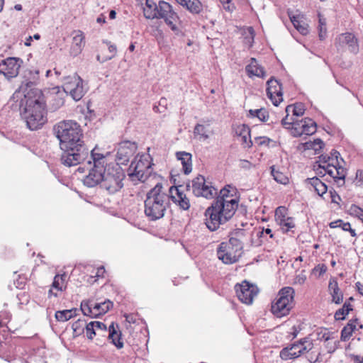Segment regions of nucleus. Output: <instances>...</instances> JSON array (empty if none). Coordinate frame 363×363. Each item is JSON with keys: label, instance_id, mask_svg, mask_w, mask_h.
I'll use <instances>...</instances> for the list:
<instances>
[{"label": "nucleus", "instance_id": "obj_27", "mask_svg": "<svg viewBox=\"0 0 363 363\" xmlns=\"http://www.w3.org/2000/svg\"><path fill=\"white\" fill-rule=\"evenodd\" d=\"M339 40L340 43L348 45L350 52L354 54L357 53L359 46L357 44V40L353 34L350 33H343L339 37Z\"/></svg>", "mask_w": 363, "mask_h": 363}, {"label": "nucleus", "instance_id": "obj_28", "mask_svg": "<svg viewBox=\"0 0 363 363\" xmlns=\"http://www.w3.org/2000/svg\"><path fill=\"white\" fill-rule=\"evenodd\" d=\"M177 159L181 161L182 171L185 174H189L192 171V162L191 153L186 152H177L176 153Z\"/></svg>", "mask_w": 363, "mask_h": 363}, {"label": "nucleus", "instance_id": "obj_3", "mask_svg": "<svg viewBox=\"0 0 363 363\" xmlns=\"http://www.w3.org/2000/svg\"><path fill=\"white\" fill-rule=\"evenodd\" d=\"M169 195L163 191V186L157 183L146 194L144 201V213L150 221L157 220L164 216L169 207Z\"/></svg>", "mask_w": 363, "mask_h": 363}, {"label": "nucleus", "instance_id": "obj_64", "mask_svg": "<svg viewBox=\"0 0 363 363\" xmlns=\"http://www.w3.org/2000/svg\"><path fill=\"white\" fill-rule=\"evenodd\" d=\"M124 316L125 320L129 323H135L136 322V318L133 314H125Z\"/></svg>", "mask_w": 363, "mask_h": 363}, {"label": "nucleus", "instance_id": "obj_62", "mask_svg": "<svg viewBox=\"0 0 363 363\" xmlns=\"http://www.w3.org/2000/svg\"><path fill=\"white\" fill-rule=\"evenodd\" d=\"M303 104L302 103H296V116H302L304 113Z\"/></svg>", "mask_w": 363, "mask_h": 363}, {"label": "nucleus", "instance_id": "obj_26", "mask_svg": "<svg viewBox=\"0 0 363 363\" xmlns=\"http://www.w3.org/2000/svg\"><path fill=\"white\" fill-rule=\"evenodd\" d=\"M328 291L332 296V301L340 304L343 301V294L340 291L337 279L331 277L329 280Z\"/></svg>", "mask_w": 363, "mask_h": 363}, {"label": "nucleus", "instance_id": "obj_50", "mask_svg": "<svg viewBox=\"0 0 363 363\" xmlns=\"http://www.w3.org/2000/svg\"><path fill=\"white\" fill-rule=\"evenodd\" d=\"M94 321L86 323L85 327L86 335L88 339L93 340L94 337L97 335L94 328Z\"/></svg>", "mask_w": 363, "mask_h": 363}, {"label": "nucleus", "instance_id": "obj_15", "mask_svg": "<svg viewBox=\"0 0 363 363\" xmlns=\"http://www.w3.org/2000/svg\"><path fill=\"white\" fill-rule=\"evenodd\" d=\"M235 290L238 299L246 304H251L254 297L257 295V291L253 285H250L247 281L235 286Z\"/></svg>", "mask_w": 363, "mask_h": 363}, {"label": "nucleus", "instance_id": "obj_59", "mask_svg": "<svg viewBox=\"0 0 363 363\" xmlns=\"http://www.w3.org/2000/svg\"><path fill=\"white\" fill-rule=\"evenodd\" d=\"M314 270L318 272L319 276H321L326 272L327 267L325 264H319L315 267Z\"/></svg>", "mask_w": 363, "mask_h": 363}, {"label": "nucleus", "instance_id": "obj_29", "mask_svg": "<svg viewBox=\"0 0 363 363\" xmlns=\"http://www.w3.org/2000/svg\"><path fill=\"white\" fill-rule=\"evenodd\" d=\"M358 324V318H352L349 320L347 325L341 330L340 339L342 341H347L354 330H357Z\"/></svg>", "mask_w": 363, "mask_h": 363}, {"label": "nucleus", "instance_id": "obj_8", "mask_svg": "<svg viewBox=\"0 0 363 363\" xmlns=\"http://www.w3.org/2000/svg\"><path fill=\"white\" fill-rule=\"evenodd\" d=\"M292 287L282 288L272 302L271 311L277 318L287 315L293 308L294 294Z\"/></svg>", "mask_w": 363, "mask_h": 363}, {"label": "nucleus", "instance_id": "obj_54", "mask_svg": "<svg viewBox=\"0 0 363 363\" xmlns=\"http://www.w3.org/2000/svg\"><path fill=\"white\" fill-rule=\"evenodd\" d=\"M342 229L344 230V231H348L350 232V235L352 237H356L357 236V233L355 232V230L354 229H352L351 228V225L350 223L348 222H346L345 223H342Z\"/></svg>", "mask_w": 363, "mask_h": 363}, {"label": "nucleus", "instance_id": "obj_32", "mask_svg": "<svg viewBox=\"0 0 363 363\" xmlns=\"http://www.w3.org/2000/svg\"><path fill=\"white\" fill-rule=\"evenodd\" d=\"M308 182L313 186L315 192L320 196H323L328 191V186L320 179L315 177L307 179Z\"/></svg>", "mask_w": 363, "mask_h": 363}, {"label": "nucleus", "instance_id": "obj_40", "mask_svg": "<svg viewBox=\"0 0 363 363\" xmlns=\"http://www.w3.org/2000/svg\"><path fill=\"white\" fill-rule=\"evenodd\" d=\"M194 134L199 136L200 140H206L209 138L207 128L203 124L197 123L194 128Z\"/></svg>", "mask_w": 363, "mask_h": 363}, {"label": "nucleus", "instance_id": "obj_24", "mask_svg": "<svg viewBox=\"0 0 363 363\" xmlns=\"http://www.w3.org/2000/svg\"><path fill=\"white\" fill-rule=\"evenodd\" d=\"M245 230L238 228L232 233V236L230 238L228 242H226L227 245L233 248L240 255L242 254L243 242L241 241V238L245 236Z\"/></svg>", "mask_w": 363, "mask_h": 363}, {"label": "nucleus", "instance_id": "obj_49", "mask_svg": "<svg viewBox=\"0 0 363 363\" xmlns=\"http://www.w3.org/2000/svg\"><path fill=\"white\" fill-rule=\"evenodd\" d=\"M336 165V181L342 180L344 181L346 177V169H345L341 164L340 162H335Z\"/></svg>", "mask_w": 363, "mask_h": 363}, {"label": "nucleus", "instance_id": "obj_63", "mask_svg": "<svg viewBox=\"0 0 363 363\" xmlns=\"http://www.w3.org/2000/svg\"><path fill=\"white\" fill-rule=\"evenodd\" d=\"M331 159H333V157H329V155H321L320 156H319V161L322 163H327V164L328 163H331Z\"/></svg>", "mask_w": 363, "mask_h": 363}, {"label": "nucleus", "instance_id": "obj_12", "mask_svg": "<svg viewBox=\"0 0 363 363\" xmlns=\"http://www.w3.org/2000/svg\"><path fill=\"white\" fill-rule=\"evenodd\" d=\"M113 302L106 300L101 303H94L92 301H83L81 303L80 310L84 315L90 318H97L105 314L113 308Z\"/></svg>", "mask_w": 363, "mask_h": 363}, {"label": "nucleus", "instance_id": "obj_57", "mask_svg": "<svg viewBox=\"0 0 363 363\" xmlns=\"http://www.w3.org/2000/svg\"><path fill=\"white\" fill-rule=\"evenodd\" d=\"M54 101L56 102L55 103V108L56 109L59 108L60 107L63 106V104L65 103L64 99L58 95L55 96Z\"/></svg>", "mask_w": 363, "mask_h": 363}, {"label": "nucleus", "instance_id": "obj_21", "mask_svg": "<svg viewBox=\"0 0 363 363\" xmlns=\"http://www.w3.org/2000/svg\"><path fill=\"white\" fill-rule=\"evenodd\" d=\"M180 187H182L181 185L179 186H171L169 188V197L181 209L186 211L190 208V201L186 194L179 189Z\"/></svg>", "mask_w": 363, "mask_h": 363}, {"label": "nucleus", "instance_id": "obj_7", "mask_svg": "<svg viewBox=\"0 0 363 363\" xmlns=\"http://www.w3.org/2000/svg\"><path fill=\"white\" fill-rule=\"evenodd\" d=\"M125 172L118 164H109L106 167L104 181L101 186L109 194H113L123 187Z\"/></svg>", "mask_w": 363, "mask_h": 363}, {"label": "nucleus", "instance_id": "obj_19", "mask_svg": "<svg viewBox=\"0 0 363 363\" xmlns=\"http://www.w3.org/2000/svg\"><path fill=\"white\" fill-rule=\"evenodd\" d=\"M217 255L219 259L224 264H231L237 262L242 255L227 245L226 242H221L218 248Z\"/></svg>", "mask_w": 363, "mask_h": 363}, {"label": "nucleus", "instance_id": "obj_43", "mask_svg": "<svg viewBox=\"0 0 363 363\" xmlns=\"http://www.w3.org/2000/svg\"><path fill=\"white\" fill-rule=\"evenodd\" d=\"M83 82L82 79L80 82V84H78L75 85L74 89L72 92L69 94V95L72 96V98L77 101H79L84 95L85 91L83 88Z\"/></svg>", "mask_w": 363, "mask_h": 363}, {"label": "nucleus", "instance_id": "obj_47", "mask_svg": "<svg viewBox=\"0 0 363 363\" xmlns=\"http://www.w3.org/2000/svg\"><path fill=\"white\" fill-rule=\"evenodd\" d=\"M348 213L350 216L357 217L363 222V208L355 204H352L348 209Z\"/></svg>", "mask_w": 363, "mask_h": 363}, {"label": "nucleus", "instance_id": "obj_31", "mask_svg": "<svg viewBox=\"0 0 363 363\" xmlns=\"http://www.w3.org/2000/svg\"><path fill=\"white\" fill-rule=\"evenodd\" d=\"M324 143L321 139L317 138L313 141L309 140L305 143H301L298 146V149L303 150H313L315 153H318L320 150L324 147Z\"/></svg>", "mask_w": 363, "mask_h": 363}, {"label": "nucleus", "instance_id": "obj_33", "mask_svg": "<svg viewBox=\"0 0 363 363\" xmlns=\"http://www.w3.org/2000/svg\"><path fill=\"white\" fill-rule=\"evenodd\" d=\"M296 31L303 35L310 33L308 23L303 14H296Z\"/></svg>", "mask_w": 363, "mask_h": 363}, {"label": "nucleus", "instance_id": "obj_48", "mask_svg": "<svg viewBox=\"0 0 363 363\" xmlns=\"http://www.w3.org/2000/svg\"><path fill=\"white\" fill-rule=\"evenodd\" d=\"M144 16L147 19L156 18L158 13L157 5H152L148 8H144Z\"/></svg>", "mask_w": 363, "mask_h": 363}, {"label": "nucleus", "instance_id": "obj_35", "mask_svg": "<svg viewBox=\"0 0 363 363\" xmlns=\"http://www.w3.org/2000/svg\"><path fill=\"white\" fill-rule=\"evenodd\" d=\"M90 152V159L93 161V166H102L106 167L107 164L106 162V155L102 153L99 152V149L97 147L94 148Z\"/></svg>", "mask_w": 363, "mask_h": 363}, {"label": "nucleus", "instance_id": "obj_56", "mask_svg": "<svg viewBox=\"0 0 363 363\" xmlns=\"http://www.w3.org/2000/svg\"><path fill=\"white\" fill-rule=\"evenodd\" d=\"M356 180L359 186L363 185V170L358 169L356 173Z\"/></svg>", "mask_w": 363, "mask_h": 363}, {"label": "nucleus", "instance_id": "obj_6", "mask_svg": "<svg viewBox=\"0 0 363 363\" xmlns=\"http://www.w3.org/2000/svg\"><path fill=\"white\" fill-rule=\"evenodd\" d=\"M149 155H137L128 170V175L132 182H145L152 174V163Z\"/></svg>", "mask_w": 363, "mask_h": 363}, {"label": "nucleus", "instance_id": "obj_34", "mask_svg": "<svg viewBox=\"0 0 363 363\" xmlns=\"http://www.w3.org/2000/svg\"><path fill=\"white\" fill-rule=\"evenodd\" d=\"M81 80L82 79L76 74L65 78V82L62 86L64 91L67 94H69L74 89L75 85L80 84Z\"/></svg>", "mask_w": 363, "mask_h": 363}, {"label": "nucleus", "instance_id": "obj_1", "mask_svg": "<svg viewBox=\"0 0 363 363\" xmlns=\"http://www.w3.org/2000/svg\"><path fill=\"white\" fill-rule=\"evenodd\" d=\"M237 193V189L229 184L220 190L216 199L204 213L205 224L209 230H217L233 217L239 203Z\"/></svg>", "mask_w": 363, "mask_h": 363}, {"label": "nucleus", "instance_id": "obj_38", "mask_svg": "<svg viewBox=\"0 0 363 363\" xmlns=\"http://www.w3.org/2000/svg\"><path fill=\"white\" fill-rule=\"evenodd\" d=\"M66 278L67 275L65 273L62 274H56L54 277L52 287L60 291L65 290Z\"/></svg>", "mask_w": 363, "mask_h": 363}, {"label": "nucleus", "instance_id": "obj_51", "mask_svg": "<svg viewBox=\"0 0 363 363\" xmlns=\"http://www.w3.org/2000/svg\"><path fill=\"white\" fill-rule=\"evenodd\" d=\"M254 141L258 146H268L272 142V140L267 136H259L255 137Z\"/></svg>", "mask_w": 363, "mask_h": 363}, {"label": "nucleus", "instance_id": "obj_36", "mask_svg": "<svg viewBox=\"0 0 363 363\" xmlns=\"http://www.w3.org/2000/svg\"><path fill=\"white\" fill-rule=\"evenodd\" d=\"M77 315V309L72 308L69 310L57 311L55 317L57 321L65 322Z\"/></svg>", "mask_w": 363, "mask_h": 363}, {"label": "nucleus", "instance_id": "obj_2", "mask_svg": "<svg viewBox=\"0 0 363 363\" xmlns=\"http://www.w3.org/2000/svg\"><path fill=\"white\" fill-rule=\"evenodd\" d=\"M13 99H20V111L22 118L30 130H36L47 122V109L44 95L38 89H30L26 94L15 91Z\"/></svg>", "mask_w": 363, "mask_h": 363}, {"label": "nucleus", "instance_id": "obj_55", "mask_svg": "<svg viewBox=\"0 0 363 363\" xmlns=\"http://www.w3.org/2000/svg\"><path fill=\"white\" fill-rule=\"evenodd\" d=\"M318 37L320 40H324L327 35L326 26H318Z\"/></svg>", "mask_w": 363, "mask_h": 363}, {"label": "nucleus", "instance_id": "obj_52", "mask_svg": "<svg viewBox=\"0 0 363 363\" xmlns=\"http://www.w3.org/2000/svg\"><path fill=\"white\" fill-rule=\"evenodd\" d=\"M84 36L82 31L79 30L78 33L74 36L73 42L76 46H77L80 50L82 48V44L84 43Z\"/></svg>", "mask_w": 363, "mask_h": 363}, {"label": "nucleus", "instance_id": "obj_13", "mask_svg": "<svg viewBox=\"0 0 363 363\" xmlns=\"http://www.w3.org/2000/svg\"><path fill=\"white\" fill-rule=\"evenodd\" d=\"M138 150V145L135 142L124 140L118 144L117 152L116 155L115 164L126 165L130 159L134 155Z\"/></svg>", "mask_w": 363, "mask_h": 363}, {"label": "nucleus", "instance_id": "obj_23", "mask_svg": "<svg viewBox=\"0 0 363 363\" xmlns=\"http://www.w3.org/2000/svg\"><path fill=\"white\" fill-rule=\"evenodd\" d=\"M286 116L281 120L283 127L295 137V104H291L286 108Z\"/></svg>", "mask_w": 363, "mask_h": 363}, {"label": "nucleus", "instance_id": "obj_25", "mask_svg": "<svg viewBox=\"0 0 363 363\" xmlns=\"http://www.w3.org/2000/svg\"><path fill=\"white\" fill-rule=\"evenodd\" d=\"M234 131L237 136L241 138V143L244 147H251L252 141L250 138V129L245 124H240L234 127Z\"/></svg>", "mask_w": 363, "mask_h": 363}, {"label": "nucleus", "instance_id": "obj_58", "mask_svg": "<svg viewBox=\"0 0 363 363\" xmlns=\"http://www.w3.org/2000/svg\"><path fill=\"white\" fill-rule=\"evenodd\" d=\"M306 280V274L305 271L303 270L301 274L296 276V282L300 284H303Z\"/></svg>", "mask_w": 363, "mask_h": 363}, {"label": "nucleus", "instance_id": "obj_37", "mask_svg": "<svg viewBox=\"0 0 363 363\" xmlns=\"http://www.w3.org/2000/svg\"><path fill=\"white\" fill-rule=\"evenodd\" d=\"M352 311H353L352 305L349 301H345L342 308L335 311L334 318L336 320H343Z\"/></svg>", "mask_w": 363, "mask_h": 363}, {"label": "nucleus", "instance_id": "obj_10", "mask_svg": "<svg viewBox=\"0 0 363 363\" xmlns=\"http://www.w3.org/2000/svg\"><path fill=\"white\" fill-rule=\"evenodd\" d=\"M94 328L97 335L105 336V334L108 333V340L114 345L118 349H121L123 347V342L121 340V332L119 330L118 325L116 324L115 326L114 323H111L107 329L106 325L99 321H94Z\"/></svg>", "mask_w": 363, "mask_h": 363}, {"label": "nucleus", "instance_id": "obj_4", "mask_svg": "<svg viewBox=\"0 0 363 363\" xmlns=\"http://www.w3.org/2000/svg\"><path fill=\"white\" fill-rule=\"evenodd\" d=\"M61 163L66 167L77 166L89 157V150L83 140L61 147Z\"/></svg>", "mask_w": 363, "mask_h": 363}, {"label": "nucleus", "instance_id": "obj_46", "mask_svg": "<svg viewBox=\"0 0 363 363\" xmlns=\"http://www.w3.org/2000/svg\"><path fill=\"white\" fill-rule=\"evenodd\" d=\"M103 43L106 44L108 46V49L111 55L105 57L102 59V61H108L113 59L117 53V48L115 44H113L111 41L107 40H104Z\"/></svg>", "mask_w": 363, "mask_h": 363}, {"label": "nucleus", "instance_id": "obj_41", "mask_svg": "<svg viewBox=\"0 0 363 363\" xmlns=\"http://www.w3.org/2000/svg\"><path fill=\"white\" fill-rule=\"evenodd\" d=\"M86 323V320L79 319L72 323L74 337H78L84 333Z\"/></svg>", "mask_w": 363, "mask_h": 363}, {"label": "nucleus", "instance_id": "obj_16", "mask_svg": "<svg viewBox=\"0 0 363 363\" xmlns=\"http://www.w3.org/2000/svg\"><path fill=\"white\" fill-rule=\"evenodd\" d=\"M23 60L19 57H7L0 62V73L7 78H13L18 75Z\"/></svg>", "mask_w": 363, "mask_h": 363}, {"label": "nucleus", "instance_id": "obj_17", "mask_svg": "<svg viewBox=\"0 0 363 363\" xmlns=\"http://www.w3.org/2000/svg\"><path fill=\"white\" fill-rule=\"evenodd\" d=\"M267 95L272 104L277 106L283 100L282 87L279 81L272 77L267 82Z\"/></svg>", "mask_w": 363, "mask_h": 363}, {"label": "nucleus", "instance_id": "obj_22", "mask_svg": "<svg viewBox=\"0 0 363 363\" xmlns=\"http://www.w3.org/2000/svg\"><path fill=\"white\" fill-rule=\"evenodd\" d=\"M316 123L311 118L301 121L296 120V138L305 135H311L316 132Z\"/></svg>", "mask_w": 363, "mask_h": 363}, {"label": "nucleus", "instance_id": "obj_18", "mask_svg": "<svg viewBox=\"0 0 363 363\" xmlns=\"http://www.w3.org/2000/svg\"><path fill=\"white\" fill-rule=\"evenodd\" d=\"M287 211V208L284 206L278 207L275 211V218L284 233H294L292 230L295 227L294 218L288 216Z\"/></svg>", "mask_w": 363, "mask_h": 363}, {"label": "nucleus", "instance_id": "obj_11", "mask_svg": "<svg viewBox=\"0 0 363 363\" xmlns=\"http://www.w3.org/2000/svg\"><path fill=\"white\" fill-rule=\"evenodd\" d=\"M192 192L197 197L211 199L218 194V189L212 185V182L206 180L203 176L199 174L192 180Z\"/></svg>", "mask_w": 363, "mask_h": 363}, {"label": "nucleus", "instance_id": "obj_44", "mask_svg": "<svg viewBox=\"0 0 363 363\" xmlns=\"http://www.w3.org/2000/svg\"><path fill=\"white\" fill-rule=\"evenodd\" d=\"M271 174L274 179L278 183L286 184L289 181L288 177L282 172L275 170L274 166L271 167Z\"/></svg>", "mask_w": 363, "mask_h": 363}, {"label": "nucleus", "instance_id": "obj_42", "mask_svg": "<svg viewBox=\"0 0 363 363\" xmlns=\"http://www.w3.org/2000/svg\"><path fill=\"white\" fill-rule=\"evenodd\" d=\"M295 343H292L289 347H284L280 352V357L283 360L292 359L295 358V351L294 350Z\"/></svg>", "mask_w": 363, "mask_h": 363}, {"label": "nucleus", "instance_id": "obj_9", "mask_svg": "<svg viewBox=\"0 0 363 363\" xmlns=\"http://www.w3.org/2000/svg\"><path fill=\"white\" fill-rule=\"evenodd\" d=\"M158 13L156 18L164 19L165 23L174 32L176 35L182 33L177 24L180 19L177 13L173 11L172 6L167 2L160 0L157 4Z\"/></svg>", "mask_w": 363, "mask_h": 363}, {"label": "nucleus", "instance_id": "obj_45", "mask_svg": "<svg viewBox=\"0 0 363 363\" xmlns=\"http://www.w3.org/2000/svg\"><path fill=\"white\" fill-rule=\"evenodd\" d=\"M319 168H321L325 172L329 174L332 178L336 181V165L335 162L328 163L327 165L319 164Z\"/></svg>", "mask_w": 363, "mask_h": 363}, {"label": "nucleus", "instance_id": "obj_30", "mask_svg": "<svg viewBox=\"0 0 363 363\" xmlns=\"http://www.w3.org/2000/svg\"><path fill=\"white\" fill-rule=\"evenodd\" d=\"M246 72L250 77L256 76L261 78L265 77L264 68L258 65L255 58H252V62L246 67Z\"/></svg>", "mask_w": 363, "mask_h": 363}, {"label": "nucleus", "instance_id": "obj_5", "mask_svg": "<svg viewBox=\"0 0 363 363\" xmlns=\"http://www.w3.org/2000/svg\"><path fill=\"white\" fill-rule=\"evenodd\" d=\"M54 134L60 141V147L82 140L80 125L73 121H62L53 127Z\"/></svg>", "mask_w": 363, "mask_h": 363}, {"label": "nucleus", "instance_id": "obj_53", "mask_svg": "<svg viewBox=\"0 0 363 363\" xmlns=\"http://www.w3.org/2000/svg\"><path fill=\"white\" fill-rule=\"evenodd\" d=\"M269 117V112L265 108H259V112L257 118H258L261 121L266 122L268 121Z\"/></svg>", "mask_w": 363, "mask_h": 363}, {"label": "nucleus", "instance_id": "obj_39", "mask_svg": "<svg viewBox=\"0 0 363 363\" xmlns=\"http://www.w3.org/2000/svg\"><path fill=\"white\" fill-rule=\"evenodd\" d=\"M184 7H186L191 13L198 14L203 9L199 0H186Z\"/></svg>", "mask_w": 363, "mask_h": 363}, {"label": "nucleus", "instance_id": "obj_60", "mask_svg": "<svg viewBox=\"0 0 363 363\" xmlns=\"http://www.w3.org/2000/svg\"><path fill=\"white\" fill-rule=\"evenodd\" d=\"M329 157H333V159H331V162H340L338 160L340 157V152L335 150H333L331 151L330 155H329Z\"/></svg>", "mask_w": 363, "mask_h": 363}, {"label": "nucleus", "instance_id": "obj_20", "mask_svg": "<svg viewBox=\"0 0 363 363\" xmlns=\"http://www.w3.org/2000/svg\"><path fill=\"white\" fill-rule=\"evenodd\" d=\"M106 167L97 165L93 166L89 174L84 178V184L88 187H94L99 184H101L104 181Z\"/></svg>", "mask_w": 363, "mask_h": 363}, {"label": "nucleus", "instance_id": "obj_61", "mask_svg": "<svg viewBox=\"0 0 363 363\" xmlns=\"http://www.w3.org/2000/svg\"><path fill=\"white\" fill-rule=\"evenodd\" d=\"M342 223H345L343 222L342 220L339 219V220H335V221H333V222L330 223L329 226L331 228H337V227H340V228H342Z\"/></svg>", "mask_w": 363, "mask_h": 363}, {"label": "nucleus", "instance_id": "obj_14", "mask_svg": "<svg viewBox=\"0 0 363 363\" xmlns=\"http://www.w3.org/2000/svg\"><path fill=\"white\" fill-rule=\"evenodd\" d=\"M313 348V343L309 337L300 339L296 342V358L306 355V358L310 363H319L320 354L313 355L314 352L311 351Z\"/></svg>", "mask_w": 363, "mask_h": 363}]
</instances>
